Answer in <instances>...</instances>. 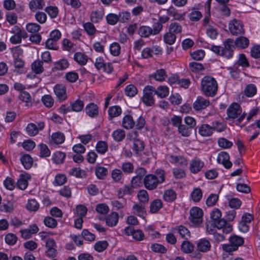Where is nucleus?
Masks as SVG:
<instances>
[{
    "instance_id": "f257e3e1",
    "label": "nucleus",
    "mask_w": 260,
    "mask_h": 260,
    "mask_svg": "<svg viewBox=\"0 0 260 260\" xmlns=\"http://www.w3.org/2000/svg\"><path fill=\"white\" fill-rule=\"evenodd\" d=\"M201 89L205 96L213 97L218 90L217 82L213 77L206 76L202 79Z\"/></svg>"
},
{
    "instance_id": "f03ea898",
    "label": "nucleus",
    "mask_w": 260,
    "mask_h": 260,
    "mask_svg": "<svg viewBox=\"0 0 260 260\" xmlns=\"http://www.w3.org/2000/svg\"><path fill=\"white\" fill-rule=\"evenodd\" d=\"M211 218L213 221L214 226L218 229H222L224 234H229L233 231L231 224L224 219L221 218V212L218 209L215 208L210 214Z\"/></svg>"
},
{
    "instance_id": "7ed1b4c3",
    "label": "nucleus",
    "mask_w": 260,
    "mask_h": 260,
    "mask_svg": "<svg viewBox=\"0 0 260 260\" xmlns=\"http://www.w3.org/2000/svg\"><path fill=\"white\" fill-rule=\"evenodd\" d=\"M226 114L229 119H237L236 124L240 125L246 116V113L242 112L240 106L238 103L232 104L226 110Z\"/></svg>"
},
{
    "instance_id": "20e7f679",
    "label": "nucleus",
    "mask_w": 260,
    "mask_h": 260,
    "mask_svg": "<svg viewBox=\"0 0 260 260\" xmlns=\"http://www.w3.org/2000/svg\"><path fill=\"white\" fill-rule=\"evenodd\" d=\"M162 26L160 24L154 23L153 27L148 26H141L138 29V34L144 38H148L151 35H156L162 30Z\"/></svg>"
},
{
    "instance_id": "39448f33",
    "label": "nucleus",
    "mask_w": 260,
    "mask_h": 260,
    "mask_svg": "<svg viewBox=\"0 0 260 260\" xmlns=\"http://www.w3.org/2000/svg\"><path fill=\"white\" fill-rule=\"evenodd\" d=\"M230 244L222 245L223 250L228 252H231L238 249V247L243 245L244 239L243 238L237 236L232 235L229 239Z\"/></svg>"
},
{
    "instance_id": "423d86ee",
    "label": "nucleus",
    "mask_w": 260,
    "mask_h": 260,
    "mask_svg": "<svg viewBox=\"0 0 260 260\" xmlns=\"http://www.w3.org/2000/svg\"><path fill=\"white\" fill-rule=\"evenodd\" d=\"M154 91L155 88L151 86H147L144 88L142 100L146 106H151L154 105L155 100L153 98V93Z\"/></svg>"
},
{
    "instance_id": "0eeeda50",
    "label": "nucleus",
    "mask_w": 260,
    "mask_h": 260,
    "mask_svg": "<svg viewBox=\"0 0 260 260\" xmlns=\"http://www.w3.org/2000/svg\"><path fill=\"white\" fill-rule=\"evenodd\" d=\"M229 29L231 33L235 36L243 35L245 32L242 22L236 19L229 22Z\"/></svg>"
},
{
    "instance_id": "6e6552de",
    "label": "nucleus",
    "mask_w": 260,
    "mask_h": 260,
    "mask_svg": "<svg viewBox=\"0 0 260 260\" xmlns=\"http://www.w3.org/2000/svg\"><path fill=\"white\" fill-rule=\"evenodd\" d=\"M145 187L149 190L156 189L159 184V181L156 179V176L153 174L146 175L143 179Z\"/></svg>"
},
{
    "instance_id": "1a4fd4ad",
    "label": "nucleus",
    "mask_w": 260,
    "mask_h": 260,
    "mask_svg": "<svg viewBox=\"0 0 260 260\" xmlns=\"http://www.w3.org/2000/svg\"><path fill=\"white\" fill-rule=\"evenodd\" d=\"M203 215V210L199 207H193L190 210L189 219L190 221L194 224H198L202 223Z\"/></svg>"
},
{
    "instance_id": "9d476101",
    "label": "nucleus",
    "mask_w": 260,
    "mask_h": 260,
    "mask_svg": "<svg viewBox=\"0 0 260 260\" xmlns=\"http://www.w3.org/2000/svg\"><path fill=\"white\" fill-rule=\"evenodd\" d=\"M234 40L228 39L223 42V47L222 48V56L227 58H231L233 55L234 49Z\"/></svg>"
},
{
    "instance_id": "9b49d317",
    "label": "nucleus",
    "mask_w": 260,
    "mask_h": 260,
    "mask_svg": "<svg viewBox=\"0 0 260 260\" xmlns=\"http://www.w3.org/2000/svg\"><path fill=\"white\" fill-rule=\"evenodd\" d=\"M217 161L218 163L222 164L226 169H230L232 166V163L230 160V155L227 152L219 153L217 158Z\"/></svg>"
},
{
    "instance_id": "f8f14e48",
    "label": "nucleus",
    "mask_w": 260,
    "mask_h": 260,
    "mask_svg": "<svg viewBox=\"0 0 260 260\" xmlns=\"http://www.w3.org/2000/svg\"><path fill=\"white\" fill-rule=\"evenodd\" d=\"M210 105V102L202 96H198L193 104V107L196 111L205 109Z\"/></svg>"
},
{
    "instance_id": "ddd939ff",
    "label": "nucleus",
    "mask_w": 260,
    "mask_h": 260,
    "mask_svg": "<svg viewBox=\"0 0 260 260\" xmlns=\"http://www.w3.org/2000/svg\"><path fill=\"white\" fill-rule=\"evenodd\" d=\"M204 165L203 161H202L199 158L195 157L190 162V171L192 173L196 174L201 171Z\"/></svg>"
},
{
    "instance_id": "4468645a",
    "label": "nucleus",
    "mask_w": 260,
    "mask_h": 260,
    "mask_svg": "<svg viewBox=\"0 0 260 260\" xmlns=\"http://www.w3.org/2000/svg\"><path fill=\"white\" fill-rule=\"evenodd\" d=\"M54 91L59 100L63 101L67 98L66 88L62 84H57L54 87Z\"/></svg>"
},
{
    "instance_id": "2eb2a0df",
    "label": "nucleus",
    "mask_w": 260,
    "mask_h": 260,
    "mask_svg": "<svg viewBox=\"0 0 260 260\" xmlns=\"http://www.w3.org/2000/svg\"><path fill=\"white\" fill-rule=\"evenodd\" d=\"M146 173L147 171L145 168L142 167L138 168L135 171L136 175L132 179V183L137 185L138 183H140L143 177L146 176Z\"/></svg>"
},
{
    "instance_id": "dca6fc26",
    "label": "nucleus",
    "mask_w": 260,
    "mask_h": 260,
    "mask_svg": "<svg viewBox=\"0 0 260 260\" xmlns=\"http://www.w3.org/2000/svg\"><path fill=\"white\" fill-rule=\"evenodd\" d=\"M86 114L90 117H96L99 115V107L93 103H90L85 107Z\"/></svg>"
},
{
    "instance_id": "f3484780",
    "label": "nucleus",
    "mask_w": 260,
    "mask_h": 260,
    "mask_svg": "<svg viewBox=\"0 0 260 260\" xmlns=\"http://www.w3.org/2000/svg\"><path fill=\"white\" fill-rule=\"evenodd\" d=\"M197 247L200 251L206 252L210 250L211 245L209 240L206 238H202L198 242Z\"/></svg>"
},
{
    "instance_id": "a211bd4d",
    "label": "nucleus",
    "mask_w": 260,
    "mask_h": 260,
    "mask_svg": "<svg viewBox=\"0 0 260 260\" xmlns=\"http://www.w3.org/2000/svg\"><path fill=\"white\" fill-rule=\"evenodd\" d=\"M213 133V127L207 124H203L199 128V133L202 137H210Z\"/></svg>"
},
{
    "instance_id": "6ab92c4d",
    "label": "nucleus",
    "mask_w": 260,
    "mask_h": 260,
    "mask_svg": "<svg viewBox=\"0 0 260 260\" xmlns=\"http://www.w3.org/2000/svg\"><path fill=\"white\" fill-rule=\"evenodd\" d=\"M169 161L172 164L178 165L181 167H185L187 165V160L180 155H171L169 157Z\"/></svg>"
},
{
    "instance_id": "aec40b11",
    "label": "nucleus",
    "mask_w": 260,
    "mask_h": 260,
    "mask_svg": "<svg viewBox=\"0 0 260 260\" xmlns=\"http://www.w3.org/2000/svg\"><path fill=\"white\" fill-rule=\"evenodd\" d=\"M167 14L169 15L172 16L175 20L178 21H182L184 20L185 13H179L178 10L175 9L173 7H170L167 10Z\"/></svg>"
},
{
    "instance_id": "412c9836",
    "label": "nucleus",
    "mask_w": 260,
    "mask_h": 260,
    "mask_svg": "<svg viewBox=\"0 0 260 260\" xmlns=\"http://www.w3.org/2000/svg\"><path fill=\"white\" fill-rule=\"evenodd\" d=\"M30 178V175L28 174H21L19 179L17 182V187L21 190L25 189L28 186L27 180Z\"/></svg>"
},
{
    "instance_id": "4be33fe9",
    "label": "nucleus",
    "mask_w": 260,
    "mask_h": 260,
    "mask_svg": "<svg viewBox=\"0 0 260 260\" xmlns=\"http://www.w3.org/2000/svg\"><path fill=\"white\" fill-rule=\"evenodd\" d=\"M135 125V122L134 121L132 116L130 115H126L124 116L122 121V126L126 129H132Z\"/></svg>"
},
{
    "instance_id": "5701e85b",
    "label": "nucleus",
    "mask_w": 260,
    "mask_h": 260,
    "mask_svg": "<svg viewBox=\"0 0 260 260\" xmlns=\"http://www.w3.org/2000/svg\"><path fill=\"white\" fill-rule=\"evenodd\" d=\"M118 221V214L117 213L113 212L107 216L106 219V224L110 226L116 225Z\"/></svg>"
},
{
    "instance_id": "b1692460",
    "label": "nucleus",
    "mask_w": 260,
    "mask_h": 260,
    "mask_svg": "<svg viewBox=\"0 0 260 260\" xmlns=\"http://www.w3.org/2000/svg\"><path fill=\"white\" fill-rule=\"evenodd\" d=\"M44 6V0H31L29 3V8L31 11L42 9Z\"/></svg>"
},
{
    "instance_id": "393cba45",
    "label": "nucleus",
    "mask_w": 260,
    "mask_h": 260,
    "mask_svg": "<svg viewBox=\"0 0 260 260\" xmlns=\"http://www.w3.org/2000/svg\"><path fill=\"white\" fill-rule=\"evenodd\" d=\"M203 197L202 190L198 187L194 188L190 193V198L194 203L199 202Z\"/></svg>"
},
{
    "instance_id": "a878e982",
    "label": "nucleus",
    "mask_w": 260,
    "mask_h": 260,
    "mask_svg": "<svg viewBox=\"0 0 260 260\" xmlns=\"http://www.w3.org/2000/svg\"><path fill=\"white\" fill-rule=\"evenodd\" d=\"M162 207V203L159 199L153 201L150 205V212L151 213H157Z\"/></svg>"
},
{
    "instance_id": "bb28decb",
    "label": "nucleus",
    "mask_w": 260,
    "mask_h": 260,
    "mask_svg": "<svg viewBox=\"0 0 260 260\" xmlns=\"http://www.w3.org/2000/svg\"><path fill=\"white\" fill-rule=\"evenodd\" d=\"M234 43L237 47L241 49H245L249 45V41L246 37H239L236 39Z\"/></svg>"
},
{
    "instance_id": "cd10ccee",
    "label": "nucleus",
    "mask_w": 260,
    "mask_h": 260,
    "mask_svg": "<svg viewBox=\"0 0 260 260\" xmlns=\"http://www.w3.org/2000/svg\"><path fill=\"white\" fill-rule=\"evenodd\" d=\"M19 99L21 101L25 102L27 106H30L32 105V98L28 92L25 91L20 92Z\"/></svg>"
},
{
    "instance_id": "c85d7f7f",
    "label": "nucleus",
    "mask_w": 260,
    "mask_h": 260,
    "mask_svg": "<svg viewBox=\"0 0 260 260\" xmlns=\"http://www.w3.org/2000/svg\"><path fill=\"white\" fill-rule=\"evenodd\" d=\"M74 60L80 65H85L88 60V57L84 54L81 52H76L74 54Z\"/></svg>"
},
{
    "instance_id": "c756f323",
    "label": "nucleus",
    "mask_w": 260,
    "mask_h": 260,
    "mask_svg": "<svg viewBox=\"0 0 260 260\" xmlns=\"http://www.w3.org/2000/svg\"><path fill=\"white\" fill-rule=\"evenodd\" d=\"M21 164L25 169H30L32 165L33 160L30 156L28 154L23 155L20 159Z\"/></svg>"
},
{
    "instance_id": "7c9ffc66",
    "label": "nucleus",
    "mask_w": 260,
    "mask_h": 260,
    "mask_svg": "<svg viewBox=\"0 0 260 260\" xmlns=\"http://www.w3.org/2000/svg\"><path fill=\"white\" fill-rule=\"evenodd\" d=\"M134 213L138 216L144 218L146 214V211L145 206L142 205L135 204L133 207Z\"/></svg>"
},
{
    "instance_id": "2f4dec72",
    "label": "nucleus",
    "mask_w": 260,
    "mask_h": 260,
    "mask_svg": "<svg viewBox=\"0 0 260 260\" xmlns=\"http://www.w3.org/2000/svg\"><path fill=\"white\" fill-rule=\"evenodd\" d=\"M176 193L172 189H168L165 191L163 198L164 199L168 202H172L176 199Z\"/></svg>"
},
{
    "instance_id": "473e14b6",
    "label": "nucleus",
    "mask_w": 260,
    "mask_h": 260,
    "mask_svg": "<svg viewBox=\"0 0 260 260\" xmlns=\"http://www.w3.org/2000/svg\"><path fill=\"white\" fill-rule=\"evenodd\" d=\"M194 246L188 241H183L181 245V250L185 253H190L194 250Z\"/></svg>"
},
{
    "instance_id": "72a5a7b5",
    "label": "nucleus",
    "mask_w": 260,
    "mask_h": 260,
    "mask_svg": "<svg viewBox=\"0 0 260 260\" xmlns=\"http://www.w3.org/2000/svg\"><path fill=\"white\" fill-rule=\"evenodd\" d=\"M112 136L115 141H122L125 136V131L122 129H117L113 132Z\"/></svg>"
},
{
    "instance_id": "f704fd0d",
    "label": "nucleus",
    "mask_w": 260,
    "mask_h": 260,
    "mask_svg": "<svg viewBox=\"0 0 260 260\" xmlns=\"http://www.w3.org/2000/svg\"><path fill=\"white\" fill-rule=\"evenodd\" d=\"M121 113L122 110L119 106L110 107L108 110L109 115L111 118L119 116Z\"/></svg>"
},
{
    "instance_id": "c9c22d12",
    "label": "nucleus",
    "mask_w": 260,
    "mask_h": 260,
    "mask_svg": "<svg viewBox=\"0 0 260 260\" xmlns=\"http://www.w3.org/2000/svg\"><path fill=\"white\" fill-rule=\"evenodd\" d=\"M192 129L186 124H182L178 128L179 134L185 137H189L191 134Z\"/></svg>"
},
{
    "instance_id": "e433bc0d",
    "label": "nucleus",
    "mask_w": 260,
    "mask_h": 260,
    "mask_svg": "<svg viewBox=\"0 0 260 260\" xmlns=\"http://www.w3.org/2000/svg\"><path fill=\"white\" fill-rule=\"evenodd\" d=\"M163 39L166 44L171 45L175 42L176 36L169 31L164 35Z\"/></svg>"
},
{
    "instance_id": "4c0bfd02",
    "label": "nucleus",
    "mask_w": 260,
    "mask_h": 260,
    "mask_svg": "<svg viewBox=\"0 0 260 260\" xmlns=\"http://www.w3.org/2000/svg\"><path fill=\"white\" fill-rule=\"evenodd\" d=\"M175 230L182 238L188 239L190 236L189 230L184 226L180 225L176 228Z\"/></svg>"
},
{
    "instance_id": "58836bf2",
    "label": "nucleus",
    "mask_w": 260,
    "mask_h": 260,
    "mask_svg": "<svg viewBox=\"0 0 260 260\" xmlns=\"http://www.w3.org/2000/svg\"><path fill=\"white\" fill-rule=\"evenodd\" d=\"M182 30V26L177 22H172L169 26V31L175 35L181 33Z\"/></svg>"
},
{
    "instance_id": "ea45409f",
    "label": "nucleus",
    "mask_w": 260,
    "mask_h": 260,
    "mask_svg": "<svg viewBox=\"0 0 260 260\" xmlns=\"http://www.w3.org/2000/svg\"><path fill=\"white\" fill-rule=\"evenodd\" d=\"M104 13L99 11H92L90 14V20L93 23H98L103 18Z\"/></svg>"
},
{
    "instance_id": "a19ab883",
    "label": "nucleus",
    "mask_w": 260,
    "mask_h": 260,
    "mask_svg": "<svg viewBox=\"0 0 260 260\" xmlns=\"http://www.w3.org/2000/svg\"><path fill=\"white\" fill-rule=\"evenodd\" d=\"M70 174L77 178H85L87 176L86 171L78 168H74L71 169Z\"/></svg>"
},
{
    "instance_id": "79ce46f5",
    "label": "nucleus",
    "mask_w": 260,
    "mask_h": 260,
    "mask_svg": "<svg viewBox=\"0 0 260 260\" xmlns=\"http://www.w3.org/2000/svg\"><path fill=\"white\" fill-rule=\"evenodd\" d=\"M169 92V88L166 86H159L154 91V93L161 98L168 96Z\"/></svg>"
},
{
    "instance_id": "37998d69",
    "label": "nucleus",
    "mask_w": 260,
    "mask_h": 260,
    "mask_svg": "<svg viewBox=\"0 0 260 260\" xmlns=\"http://www.w3.org/2000/svg\"><path fill=\"white\" fill-rule=\"evenodd\" d=\"M95 148L98 153L104 154L107 151L108 146L105 141H100L97 143Z\"/></svg>"
},
{
    "instance_id": "c03bdc74",
    "label": "nucleus",
    "mask_w": 260,
    "mask_h": 260,
    "mask_svg": "<svg viewBox=\"0 0 260 260\" xmlns=\"http://www.w3.org/2000/svg\"><path fill=\"white\" fill-rule=\"evenodd\" d=\"M43 61L36 60L31 64V69L36 74H40L44 71Z\"/></svg>"
},
{
    "instance_id": "a18cd8bd",
    "label": "nucleus",
    "mask_w": 260,
    "mask_h": 260,
    "mask_svg": "<svg viewBox=\"0 0 260 260\" xmlns=\"http://www.w3.org/2000/svg\"><path fill=\"white\" fill-rule=\"evenodd\" d=\"M51 137L52 141L56 144H60L62 143L65 140V137L64 135L60 132H56L53 133Z\"/></svg>"
},
{
    "instance_id": "49530a36",
    "label": "nucleus",
    "mask_w": 260,
    "mask_h": 260,
    "mask_svg": "<svg viewBox=\"0 0 260 260\" xmlns=\"http://www.w3.org/2000/svg\"><path fill=\"white\" fill-rule=\"evenodd\" d=\"M152 76L158 81H162L165 80L167 77L166 72L164 69L157 70Z\"/></svg>"
},
{
    "instance_id": "de8ad7c7",
    "label": "nucleus",
    "mask_w": 260,
    "mask_h": 260,
    "mask_svg": "<svg viewBox=\"0 0 260 260\" xmlns=\"http://www.w3.org/2000/svg\"><path fill=\"white\" fill-rule=\"evenodd\" d=\"M84 104L82 101L77 100L73 102L70 107L71 110L75 112H80L83 109Z\"/></svg>"
},
{
    "instance_id": "09e8293b",
    "label": "nucleus",
    "mask_w": 260,
    "mask_h": 260,
    "mask_svg": "<svg viewBox=\"0 0 260 260\" xmlns=\"http://www.w3.org/2000/svg\"><path fill=\"white\" fill-rule=\"evenodd\" d=\"M124 91L125 94L129 97H133L138 93L137 88L133 84H129L126 86L125 88Z\"/></svg>"
},
{
    "instance_id": "8fccbe9b",
    "label": "nucleus",
    "mask_w": 260,
    "mask_h": 260,
    "mask_svg": "<svg viewBox=\"0 0 260 260\" xmlns=\"http://www.w3.org/2000/svg\"><path fill=\"white\" fill-rule=\"evenodd\" d=\"M95 173L97 178L103 179L108 174V170L103 167H97L95 168Z\"/></svg>"
},
{
    "instance_id": "3c124183",
    "label": "nucleus",
    "mask_w": 260,
    "mask_h": 260,
    "mask_svg": "<svg viewBox=\"0 0 260 260\" xmlns=\"http://www.w3.org/2000/svg\"><path fill=\"white\" fill-rule=\"evenodd\" d=\"M66 157V154L60 151L56 152L53 155L52 159L57 164L63 163Z\"/></svg>"
},
{
    "instance_id": "603ef678",
    "label": "nucleus",
    "mask_w": 260,
    "mask_h": 260,
    "mask_svg": "<svg viewBox=\"0 0 260 260\" xmlns=\"http://www.w3.org/2000/svg\"><path fill=\"white\" fill-rule=\"evenodd\" d=\"M69 63L67 59H62L54 63V68L56 70H63L68 68Z\"/></svg>"
},
{
    "instance_id": "864d4df0",
    "label": "nucleus",
    "mask_w": 260,
    "mask_h": 260,
    "mask_svg": "<svg viewBox=\"0 0 260 260\" xmlns=\"http://www.w3.org/2000/svg\"><path fill=\"white\" fill-rule=\"evenodd\" d=\"M26 131L29 136H34L38 133V128L35 124L30 123L27 125Z\"/></svg>"
},
{
    "instance_id": "5fc2aeb1",
    "label": "nucleus",
    "mask_w": 260,
    "mask_h": 260,
    "mask_svg": "<svg viewBox=\"0 0 260 260\" xmlns=\"http://www.w3.org/2000/svg\"><path fill=\"white\" fill-rule=\"evenodd\" d=\"M83 27L85 31L90 36H93L96 31L94 25L91 22H88L84 23Z\"/></svg>"
},
{
    "instance_id": "6e6d98bb",
    "label": "nucleus",
    "mask_w": 260,
    "mask_h": 260,
    "mask_svg": "<svg viewBox=\"0 0 260 260\" xmlns=\"http://www.w3.org/2000/svg\"><path fill=\"white\" fill-rule=\"evenodd\" d=\"M244 92L247 96L252 97L256 93V87L253 84H248L246 86Z\"/></svg>"
},
{
    "instance_id": "4d7b16f0",
    "label": "nucleus",
    "mask_w": 260,
    "mask_h": 260,
    "mask_svg": "<svg viewBox=\"0 0 260 260\" xmlns=\"http://www.w3.org/2000/svg\"><path fill=\"white\" fill-rule=\"evenodd\" d=\"M144 149V144L143 141L138 139H134L133 143V149L138 153L140 151H142Z\"/></svg>"
},
{
    "instance_id": "13d9d810",
    "label": "nucleus",
    "mask_w": 260,
    "mask_h": 260,
    "mask_svg": "<svg viewBox=\"0 0 260 260\" xmlns=\"http://www.w3.org/2000/svg\"><path fill=\"white\" fill-rule=\"evenodd\" d=\"M106 19L109 24L114 25L119 21V18L115 14L110 13L106 16Z\"/></svg>"
},
{
    "instance_id": "bf43d9fd",
    "label": "nucleus",
    "mask_w": 260,
    "mask_h": 260,
    "mask_svg": "<svg viewBox=\"0 0 260 260\" xmlns=\"http://www.w3.org/2000/svg\"><path fill=\"white\" fill-rule=\"evenodd\" d=\"M40 148V155L42 157H48L50 155V151L48 146L44 144H41L39 145Z\"/></svg>"
},
{
    "instance_id": "052dcab7",
    "label": "nucleus",
    "mask_w": 260,
    "mask_h": 260,
    "mask_svg": "<svg viewBox=\"0 0 260 260\" xmlns=\"http://www.w3.org/2000/svg\"><path fill=\"white\" fill-rule=\"evenodd\" d=\"M218 144L219 147L224 149L230 148L233 146L232 142L224 138H220L218 140Z\"/></svg>"
},
{
    "instance_id": "680f3d73",
    "label": "nucleus",
    "mask_w": 260,
    "mask_h": 260,
    "mask_svg": "<svg viewBox=\"0 0 260 260\" xmlns=\"http://www.w3.org/2000/svg\"><path fill=\"white\" fill-rule=\"evenodd\" d=\"M39 208V204L34 199L29 200L26 205V208L31 211H36Z\"/></svg>"
},
{
    "instance_id": "e2e57ef3",
    "label": "nucleus",
    "mask_w": 260,
    "mask_h": 260,
    "mask_svg": "<svg viewBox=\"0 0 260 260\" xmlns=\"http://www.w3.org/2000/svg\"><path fill=\"white\" fill-rule=\"evenodd\" d=\"M40 25L35 23H28L26 26V29L27 31L28 32H30L32 34L37 33L40 30Z\"/></svg>"
},
{
    "instance_id": "0e129e2a",
    "label": "nucleus",
    "mask_w": 260,
    "mask_h": 260,
    "mask_svg": "<svg viewBox=\"0 0 260 260\" xmlns=\"http://www.w3.org/2000/svg\"><path fill=\"white\" fill-rule=\"evenodd\" d=\"M139 201L143 203H147L149 201V196L146 190L142 189L138 193Z\"/></svg>"
},
{
    "instance_id": "69168bd1",
    "label": "nucleus",
    "mask_w": 260,
    "mask_h": 260,
    "mask_svg": "<svg viewBox=\"0 0 260 260\" xmlns=\"http://www.w3.org/2000/svg\"><path fill=\"white\" fill-rule=\"evenodd\" d=\"M151 250L154 252H158L160 253H165L167 251V249L162 245L155 243L151 245Z\"/></svg>"
},
{
    "instance_id": "338daca9",
    "label": "nucleus",
    "mask_w": 260,
    "mask_h": 260,
    "mask_svg": "<svg viewBox=\"0 0 260 260\" xmlns=\"http://www.w3.org/2000/svg\"><path fill=\"white\" fill-rule=\"evenodd\" d=\"M44 223L46 226L52 229L55 228L57 224V221L55 219L49 216L46 217L44 218Z\"/></svg>"
},
{
    "instance_id": "774afa93",
    "label": "nucleus",
    "mask_w": 260,
    "mask_h": 260,
    "mask_svg": "<svg viewBox=\"0 0 260 260\" xmlns=\"http://www.w3.org/2000/svg\"><path fill=\"white\" fill-rule=\"evenodd\" d=\"M110 53L114 56H118L120 52V46L118 43H113L110 46Z\"/></svg>"
}]
</instances>
